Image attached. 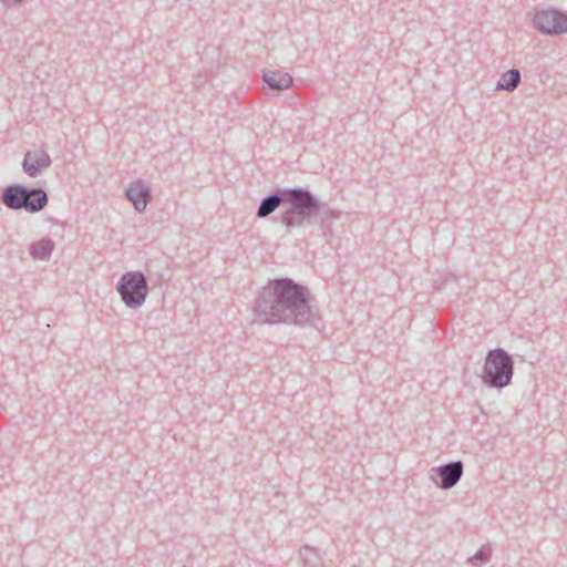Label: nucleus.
<instances>
[{"label":"nucleus","mask_w":567,"mask_h":567,"mask_svg":"<svg viewBox=\"0 0 567 567\" xmlns=\"http://www.w3.org/2000/svg\"><path fill=\"white\" fill-rule=\"evenodd\" d=\"M310 290L290 278L271 280L254 303L256 317L264 323L313 327L320 320L317 307L310 303Z\"/></svg>","instance_id":"obj_1"},{"label":"nucleus","mask_w":567,"mask_h":567,"mask_svg":"<svg viewBox=\"0 0 567 567\" xmlns=\"http://www.w3.org/2000/svg\"><path fill=\"white\" fill-rule=\"evenodd\" d=\"M24 185L14 183L6 186L0 195L1 203L11 210L24 209L25 203L23 200Z\"/></svg>","instance_id":"obj_9"},{"label":"nucleus","mask_w":567,"mask_h":567,"mask_svg":"<svg viewBox=\"0 0 567 567\" xmlns=\"http://www.w3.org/2000/svg\"><path fill=\"white\" fill-rule=\"evenodd\" d=\"M482 382L492 389H504L512 383L514 377V360L503 348L489 350L481 373Z\"/></svg>","instance_id":"obj_3"},{"label":"nucleus","mask_w":567,"mask_h":567,"mask_svg":"<svg viewBox=\"0 0 567 567\" xmlns=\"http://www.w3.org/2000/svg\"><path fill=\"white\" fill-rule=\"evenodd\" d=\"M52 164L51 157L43 148L30 150L24 154L22 171L29 177L35 178Z\"/></svg>","instance_id":"obj_6"},{"label":"nucleus","mask_w":567,"mask_h":567,"mask_svg":"<svg viewBox=\"0 0 567 567\" xmlns=\"http://www.w3.org/2000/svg\"><path fill=\"white\" fill-rule=\"evenodd\" d=\"M262 80L271 90L276 91L287 90L293 84L292 76L279 70L262 71Z\"/></svg>","instance_id":"obj_11"},{"label":"nucleus","mask_w":567,"mask_h":567,"mask_svg":"<svg viewBox=\"0 0 567 567\" xmlns=\"http://www.w3.org/2000/svg\"><path fill=\"white\" fill-rule=\"evenodd\" d=\"M126 198L133 204L138 213H143L151 202V189L142 181L132 183L125 190Z\"/></svg>","instance_id":"obj_8"},{"label":"nucleus","mask_w":567,"mask_h":567,"mask_svg":"<svg viewBox=\"0 0 567 567\" xmlns=\"http://www.w3.org/2000/svg\"><path fill=\"white\" fill-rule=\"evenodd\" d=\"M532 23L542 34L560 35L567 32V13L555 8H545L535 12Z\"/></svg>","instance_id":"obj_5"},{"label":"nucleus","mask_w":567,"mask_h":567,"mask_svg":"<svg viewBox=\"0 0 567 567\" xmlns=\"http://www.w3.org/2000/svg\"><path fill=\"white\" fill-rule=\"evenodd\" d=\"M285 195L289 207L282 213L280 223L288 230L311 225L321 209V204L316 196L310 190L299 187L286 189Z\"/></svg>","instance_id":"obj_2"},{"label":"nucleus","mask_w":567,"mask_h":567,"mask_svg":"<svg viewBox=\"0 0 567 567\" xmlns=\"http://www.w3.org/2000/svg\"><path fill=\"white\" fill-rule=\"evenodd\" d=\"M24 195L23 200L25 203L24 210L28 213H39L45 208L49 203L48 193L45 189L41 187H27L24 185Z\"/></svg>","instance_id":"obj_10"},{"label":"nucleus","mask_w":567,"mask_h":567,"mask_svg":"<svg viewBox=\"0 0 567 567\" xmlns=\"http://www.w3.org/2000/svg\"><path fill=\"white\" fill-rule=\"evenodd\" d=\"M318 216H320L321 229H322L323 235L331 236L332 220L341 217V210L331 209V208L321 206V209H320V213Z\"/></svg>","instance_id":"obj_16"},{"label":"nucleus","mask_w":567,"mask_h":567,"mask_svg":"<svg viewBox=\"0 0 567 567\" xmlns=\"http://www.w3.org/2000/svg\"><path fill=\"white\" fill-rule=\"evenodd\" d=\"M520 83V71L518 69H511L503 73L496 84V90H504L513 92Z\"/></svg>","instance_id":"obj_15"},{"label":"nucleus","mask_w":567,"mask_h":567,"mask_svg":"<svg viewBox=\"0 0 567 567\" xmlns=\"http://www.w3.org/2000/svg\"><path fill=\"white\" fill-rule=\"evenodd\" d=\"M25 0H0V2L4 6V7H17V6H20L24 2Z\"/></svg>","instance_id":"obj_18"},{"label":"nucleus","mask_w":567,"mask_h":567,"mask_svg":"<svg viewBox=\"0 0 567 567\" xmlns=\"http://www.w3.org/2000/svg\"><path fill=\"white\" fill-rule=\"evenodd\" d=\"M286 189L287 188H278L272 194L264 197L258 206L257 216L265 218L274 213L282 202L286 203Z\"/></svg>","instance_id":"obj_12"},{"label":"nucleus","mask_w":567,"mask_h":567,"mask_svg":"<svg viewBox=\"0 0 567 567\" xmlns=\"http://www.w3.org/2000/svg\"><path fill=\"white\" fill-rule=\"evenodd\" d=\"M440 482H435L441 489H451L463 476L464 464L462 461H453L432 470Z\"/></svg>","instance_id":"obj_7"},{"label":"nucleus","mask_w":567,"mask_h":567,"mask_svg":"<svg viewBox=\"0 0 567 567\" xmlns=\"http://www.w3.org/2000/svg\"><path fill=\"white\" fill-rule=\"evenodd\" d=\"M121 300L130 309L141 308L148 295V284L142 271H127L116 284Z\"/></svg>","instance_id":"obj_4"},{"label":"nucleus","mask_w":567,"mask_h":567,"mask_svg":"<svg viewBox=\"0 0 567 567\" xmlns=\"http://www.w3.org/2000/svg\"><path fill=\"white\" fill-rule=\"evenodd\" d=\"M54 247V241L51 238H42L29 246V254L35 260H48Z\"/></svg>","instance_id":"obj_13"},{"label":"nucleus","mask_w":567,"mask_h":567,"mask_svg":"<svg viewBox=\"0 0 567 567\" xmlns=\"http://www.w3.org/2000/svg\"><path fill=\"white\" fill-rule=\"evenodd\" d=\"M492 556V548L487 545L482 546L476 554L468 559V561L477 560L481 563H487Z\"/></svg>","instance_id":"obj_17"},{"label":"nucleus","mask_w":567,"mask_h":567,"mask_svg":"<svg viewBox=\"0 0 567 567\" xmlns=\"http://www.w3.org/2000/svg\"><path fill=\"white\" fill-rule=\"evenodd\" d=\"M302 567H322V556L319 549L305 545L299 549Z\"/></svg>","instance_id":"obj_14"}]
</instances>
